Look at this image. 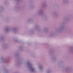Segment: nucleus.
<instances>
[{"mask_svg":"<svg viewBox=\"0 0 73 73\" xmlns=\"http://www.w3.org/2000/svg\"><path fill=\"white\" fill-rule=\"evenodd\" d=\"M33 70H34V69L32 68V71H33Z\"/></svg>","mask_w":73,"mask_h":73,"instance_id":"1","label":"nucleus"}]
</instances>
